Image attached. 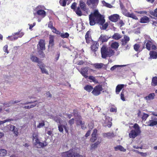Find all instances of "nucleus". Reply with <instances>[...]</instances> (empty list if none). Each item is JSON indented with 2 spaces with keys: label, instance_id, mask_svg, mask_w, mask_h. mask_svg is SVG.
<instances>
[{
  "label": "nucleus",
  "instance_id": "nucleus-1",
  "mask_svg": "<svg viewBox=\"0 0 157 157\" xmlns=\"http://www.w3.org/2000/svg\"><path fill=\"white\" fill-rule=\"evenodd\" d=\"M90 24V25H94L96 23L103 24L105 22V20L102 18V15L99 13L98 11H94V13L89 15Z\"/></svg>",
  "mask_w": 157,
  "mask_h": 157
},
{
  "label": "nucleus",
  "instance_id": "nucleus-2",
  "mask_svg": "<svg viewBox=\"0 0 157 157\" xmlns=\"http://www.w3.org/2000/svg\"><path fill=\"white\" fill-rule=\"evenodd\" d=\"M101 57L105 59L107 57H110L113 55L115 53L114 51L111 48L107 47L106 46L103 45L101 48Z\"/></svg>",
  "mask_w": 157,
  "mask_h": 157
},
{
  "label": "nucleus",
  "instance_id": "nucleus-3",
  "mask_svg": "<svg viewBox=\"0 0 157 157\" xmlns=\"http://www.w3.org/2000/svg\"><path fill=\"white\" fill-rule=\"evenodd\" d=\"M63 157H83L75 152V149H71L69 151L63 152L62 154Z\"/></svg>",
  "mask_w": 157,
  "mask_h": 157
},
{
  "label": "nucleus",
  "instance_id": "nucleus-4",
  "mask_svg": "<svg viewBox=\"0 0 157 157\" xmlns=\"http://www.w3.org/2000/svg\"><path fill=\"white\" fill-rule=\"evenodd\" d=\"M81 10L82 11L85 12L87 10L86 5L85 2L82 1H80L79 6L76 8L75 11L76 13L79 16H81L82 15V12Z\"/></svg>",
  "mask_w": 157,
  "mask_h": 157
},
{
  "label": "nucleus",
  "instance_id": "nucleus-5",
  "mask_svg": "<svg viewBox=\"0 0 157 157\" xmlns=\"http://www.w3.org/2000/svg\"><path fill=\"white\" fill-rule=\"evenodd\" d=\"M53 119L57 123H59V124L58 125L59 130L60 132H63V128H64V127L65 126V125L62 124L63 123V121L59 117H54Z\"/></svg>",
  "mask_w": 157,
  "mask_h": 157
},
{
  "label": "nucleus",
  "instance_id": "nucleus-6",
  "mask_svg": "<svg viewBox=\"0 0 157 157\" xmlns=\"http://www.w3.org/2000/svg\"><path fill=\"white\" fill-rule=\"evenodd\" d=\"M103 90L101 85H99L94 87L92 90V93L94 96H98L101 93Z\"/></svg>",
  "mask_w": 157,
  "mask_h": 157
},
{
  "label": "nucleus",
  "instance_id": "nucleus-7",
  "mask_svg": "<svg viewBox=\"0 0 157 157\" xmlns=\"http://www.w3.org/2000/svg\"><path fill=\"white\" fill-rule=\"evenodd\" d=\"M152 44L153 42L151 40H145L144 41V44H143V47L141 49V50L144 49L145 48L148 50H150Z\"/></svg>",
  "mask_w": 157,
  "mask_h": 157
},
{
  "label": "nucleus",
  "instance_id": "nucleus-8",
  "mask_svg": "<svg viewBox=\"0 0 157 157\" xmlns=\"http://www.w3.org/2000/svg\"><path fill=\"white\" fill-rule=\"evenodd\" d=\"M99 44L97 41H92L90 47L91 50L94 52H96L98 49Z\"/></svg>",
  "mask_w": 157,
  "mask_h": 157
},
{
  "label": "nucleus",
  "instance_id": "nucleus-9",
  "mask_svg": "<svg viewBox=\"0 0 157 157\" xmlns=\"http://www.w3.org/2000/svg\"><path fill=\"white\" fill-rule=\"evenodd\" d=\"M33 143L37 147H42L46 146L47 144L46 143H42L40 142L38 139L33 140Z\"/></svg>",
  "mask_w": 157,
  "mask_h": 157
},
{
  "label": "nucleus",
  "instance_id": "nucleus-10",
  "mask_svg": "<svg viewBox=\"0 0 157 157\" xmlns=\"http://www.w3.org/2000/svg\"><path fill=\"white\" fill-rule=\"evenodd\" d=\"M39 48L41 50H44L45 49V40H44L40 39L38 42L37 45L38 49Z\"/></svg>",
  "mask_w": 157,
  "mask_h": 157
},
{
  "label": "nucleus",
  "instance_id": "nucleus-11",
  "mask_svg": "<svg viewBox=\"0 0 157 157\" xmlns=\"http://www.w3.org/2000/svg\"><path fill=\"white\" fill-rule=\"evenodd\" d=\"M110 38V37L106 35L101 34L98 39V41L102 43L106 42Z\"/></svg>",
  "mask_w": 157,
  "mask_h": 157
},
{
  "label": "nucleus",
  "instance_id": "nucleus-12",
  "mask_svg": "<svg viewBox=\"0 0 157 157\" xmlns=\"http://www.w3.org/2000/svg\"><path fill=\"white\" fill-rule=\"evenodd\" d=\"M38 66L39 67V68L40 69L42 73H45L47 75L48 74V72L45 69V66L42 62H40Z\"/></svg>",
  "mask_w": 157,
  "mask_h": 157
},
{
  "label": "nucleus",
  "instance_id": "nucleus-13",
  "mask_svg": "<svg viewBox=\"0 0 157 157\" xmlns=\"http://www.w3.org/2000/svg\"><path fill=\"white\" fill-rule=\"evenodd\" d=\"M130 38L126 35H124V38L121 40V44L122 46H125L129 41Z\"/></svg>",
  "mask_w": 157,
  "mask_h": 157
},
{
  "label": "nucleus",
  "instance_id": "nucleus-14",
  "mask_svg": "<svg viewBox=\"0 0 157 157\" xmlns=\"http://www.w3.org/2000/svg\"><path fill=\"white\" fill-rule=\"evenodd\" d=\"M112 119L109 117H106L105 121L103 125L105 126H108L110 128L111 127L112 123L111 122Z\"/></svg>",
  "mask_w": 157,
  "mask_h": 157
},
{
  "label": "nucleus",
  "instance_id": "nucleus-15",
  "mask_svg": "<svg viewBox=\"0 0 157 157\" xmlns=\"http://www.w3.org/2000/svg\"><path fill=\"white\" fill-rule=\"evenodd\" d=\"M88 68L86 67L81 68V71H79L80 73L85 78H87L88 77Z\"/></svg>",
  "mask_w": 157,
  "mask_h": 157
},
{
  "label": "nucleus",
  "instance_id": "nucleus-16",
  "mask_svg": "<svg viewBox=\"0 0 157 157\" xmlns=\"http://www.w3.org/2000/svg\"><path fill=\"white\" fill-rule=\"evenodd\" d=\"M85 38L86 42L88 44L90 43V42L93 41L92 39L91 36L90 34V32L89 31H87L85 36Z\"/></svg>",
  "mask_w": 157,
  "mask_h": 157
},
{
  "label": "nucleus",
  "instance_id": "nucleus-17",
  "mask_svg": "<svg viewBox=\"0 0 157 157\" xmlns=\"http://www.w3.org/2000/svg\"><path fill=\"white\" fill-rule=\"evenodd\" d=\"M109 19L112 22H116L119 19V16L117 14L112 15L109 17Z\"/></svg>",
  "mask_w": 157,
  "mask_h": 157
},
{
  "label": "nucleus",
  "instance_id": "nucleus-18",
  "mask_svg": "<svg viewBox=\"0 0 157 157\" xmlns=\"http://www.w3.org/2000/svg\"><path fill=\"white\" fill-rule=\"evenodd\" d=\"M55 36L52 35H50L49 36V42L48 46L52 47L54 45Z\"/></svg>",
  "mask_w": 157,
  "mask_h": 157
},
{
  "label": "nucleus",
  "instance_id": "nucleus-19",
  "mask_svg": "<svg viewBox=\"0 0 157 157\" xmlns=\"http://www.w3.org/2000/svg\"><path fill=\"white\" fill-rule=\"evenodd\" d=\"M98 2V0H88L87 1V3L88 5L91 4L93 8L96 6Z\"/></svg>",
  "mask_w": 157,
  "mask_h": 157
},
{
  "label": "nucleus",
  "instance_id": "nucleus-20",
  "mask_svg": "<svg viewBox=\"0 0 157 157\" xmlns=\"http://www.w3.org/2000/svg\"><path fill=\"white\" fill-rule=\"evenodd\" d=\"M146 123L147 124V126H153L157 125V121L154 119H151L146 122Z\"/></svg>",
  "mask_w": 157,
  "mask_h": 157
},
{
  "label": "nucleus",
  "instance_id": "nucleus-21",
  "mask_svg": "<svg viewBox=\"0 0 157 157\" xmlns=\"http://www.w3.org/2000/svg\"><path fill=\"white\" fill-rule=\"evenodd\" d=\"M73 0H60L59 3L60 5L63 6L65 7L66 6L67 2L68 1L67 5H68Z\"/></svg>",
  "mask_w": 157,
  "mask_h": 157
},
{
  "label": "nucleus",
  "instance_id": "nucleus-22",
  "mask_svg": "<svg viewBox=\"0 0 157 157\" xmlns=\"http://www.w3.org/2000/svg\"><path fill=\"white\" fill-rule=\"evenodd\" d=\"M124 85L123 84H120L118 85L116 88V94H118L121 90L124 87Z\"/></svg>",
  "mask_w": 157,
  "mask_h": 157
},
{
  "label": "nucleus",
  "instance_id": "nucleus-23",
  "mask_svg": "<svg viewBox=\"0 0 157 157\" xmlns=\"http://www.w3.org/2000/svg\"><path fill=\"white\" fill-rule=\"evenodd\" d=\"M150 57L151 59H156L157 58V52L155 51H151L149 52Z\"/></svg>",
  "mask_w": 157,
  "mask_h": 157
},
{
  "label": "nucleus",
  "instance_id": "nucleus-24",
  "mask_svg": "<svg viewBox=\"0 0 157 157\" xmlns=\"http://www.w3.org/2000/svg\"><path fill=\"white\" fill-rule=\"evenodd\" d=\"M30 58L33 62L37 63L38 64L40 62H42L41 61L39 60V59L37 57L33 55L31 56Z\"/></svg>",
  "mask_w": 157,
  "mask_h": 157
},
{
  "label": "nucleus",
  "instance_id": "nucleus-25",
  "mask_svg": "<svg viewBox=\"0 0 157 157\" xmlns=\"http://www.w3.org/2000/svg\"><path fill=\"white\" fill-rule=\"evenodd\" d=\"M101 140H100L99 141H98L94 144H91V147L90 148V150H94L97 148L98 145L101 143Z\"/></svg>",
  "mask_w": 157,
  "mask_h": 157
},
{
  "label": "nucleus",
  "instance_id": "nucleus-26",
  "mask_svg": "<svg viewBox=\"0 0 157 157\" xmlns=\"http://www.w3.org/2000/svg\"><path fill=\"white\" fill-rule=\"evenodd\" d=\"M149 21V18L147 16H144L142 17L140 21L141 23H145Z\"/></svg>",
  "mask_w": 157,
  "mask_h": 157
},
{
  "label": "nucleus",
  "instance_id": "nucleus-27",
  "mask_svg": "<svg viewBox=\"0 0 157 157\" xmlns=\"http://www.w3.org/2000/svg\"><path fill=\"white\" fill-rule=\"evenodd\" d=\"M139 135L134 130H132L129 134V136L130 138H134Z\"/></svg>",
  "mask_w": 157,
  "mask_h": 157
},
{
  "label": "nucleus",
  "instance_id": "nucleus-28",
  "mask_svg": "<svg viewBox=\"0 0 157 157\" xmlns=\"http://www.w3.org/2000/svg\"><path fill=\"white\" fill-rule=\"evenodd\" d=\"M114 150L115 151H118L119 150L121 151L125 152L126 151V149H124L121 145H118L114 147Z\"/></svg>",
  "mask_w": 157,
  "mask_h": 157
},
{
  "label": "nucleus",
  "instance_id": "nucleus-29",
  "mask_svg": "<svg viewBox=\"0 0 157 157\" xmlns=\"http://www.w3.org/2000/svg\"><path fill=\"white\" fill-rule=\"evenodd\" d=\"M36 13L38 15L41 16L42 17H44L46 15L45 11L42 10H38Z\"/></svg>",
  "mask_w": 157,
  "mask_h": 157
},
{
  "label": "nucleus",
  "instance_id": "nucleus-30",
  "mask_svg": "<svg viewBox=\"0 0 157 157\" xmlns=\"http://www.w3.org/2000/svg\"><path fill=\"white\" fill-rule=\"evenodd\" d=\"M133 128L135 129L134 130L137 133H138V134H139L141 133V131L140 127L136 123L134 124L133 126Z\"/></svg>",
  "mask_w": 157,
  "mask_h": 157
},
{
  "label": "nucleus",
  "instance_id": "nucleus-31",
  "mask_svg": "<svg viewBox=\"0 0 157 157\" xmlns=\"http://www.w3.org/2000/svg\"><path fill=\"white\" fill-rule=\"evenodd\" d=\"M122 36L117 33H114L113 35L112 38L115 40H118L121 38Z\"/></svg>",
  "mask_w": 157,
  "mask_h": 157
},
{
  "label": "nucleus",
  "instance_id": "nucleus-32",
  "mask_svg": "<svg viewBox=\"0 0 157 157\" xmlns=\"http://www.w3.org/2000/svg\"><path fill=\"white\" fill-rule=\"evenodd\" d=\"M84 89L87 91L90 92L93 90V87L90 85H86L84 87Z\"/></svg>",
  "mask_w": 157,
  "mask_h": 157
},
{
  "label": "nucleus",
  "instance_id": "nucleus-33",
  "mask_svg": "<svg viewBox=\"0 0 157 157\" xmlns=\"http://www.w3.org/2000/svg\"><path fill=\"white\" fill-rule=\"evenodd\" d=\"M103 136L104 137L108 138H111L114 136L113 133L111 132L104 133L103 134Z\"/></svg>",
  "mask_w": 157,
  "mask_h": 157
},
{
  "label": "nucleus",
  "instance_id": "nucleus-34",
  "mask_svg": "<svg viewBox=\"0 0 157 157\" xmlns=\"http://www.w3.org/2000/svg\"><path fill=\"white\" fill-rule=\"evenodd\" d=\"M126 17L132 18L133 19H134L135 20L138 19V17L133 13H128L126 14Z\"/></svg>",
  "mask_w": 157,
  "mask_h": 157
},
{
  "label": "nucleus",
  "instance_id": "nucleus-35",
  "mask_svg": "<svg viewBox=\"0 0 157 157\" xmlns=\"http://www.w3.org/2000/svg\"><path fill=\"white\" fill-rule=\"evenodd\" d=\"M119 45V44L118 42H115L111 44V46L112 48L115 49H117L118 48Z\"/></svg>",
  "mask_w": 157,
  "mask_h": 157
},
{
  "label": "nucleus",
  "instance_id": "nucleus-36",
  "mask_svg": "<svg viewBox=\"0 0 157 157\" xmlns=\"http://www.w3.org/2000/svg\"><path fill=\"white\" fill-rule=\"evenodd\" d=\"M151 85L153 86L157 85V77H153L152 79Z\"/></svg>",
  "mask_w": 157,
  "mask_h": 157
},
{
  "label": "nucleus",
  "instance_id": "nucleus-37",
  "mask_svg": "<svg viewBox=\"0 0 157 157\" xmlns=\"http://www.w3.org/2000/svg\"><path fill=\"white\" fill-rule=\"evenodd\" d=\"M104 65L103 63H96L94 64V67L96 69H101Z\"/></svg>",
  "mask_w": 157,
  "mask_h": 157
},
{
  "label": "nucleus",
  "instance_id": "nucleus-38",
  "mask_svg": "<svg viewBox=\"0 0 157 157\" xmlns=\"http://www.w3.org/2000/svg\"><path fill=\"white\" fill-rule=\"evenodd\" d=\"M7 154V151L4 149H0V157L5 156Z\"/></svg>",
  "mask_w": 157,
  "mask_h": 157
},
{
  "label": "nucleus",
  "instance_id": "nucleus-39",
  "mask_svg": "<svg viewBox=\"0 0 157 157\" xmlns=\"http://www.w3.org/2000/svg\"><path fill=\"white\" fill-rule=\"evenodd\" d=\"M61 35L60 36L61 37L63 38H67L69 36V34L68 33H61Z\"/></svg>",
  "mask_w": 157,
  "mask_h": 157
},
{
  "label": "nucleus",
  "instance_id": "nucleus-40",
  "mask_svg": "<svg viewBox=\"0 0 157 157\" xmlns=\"http://www.w3.org/2000/svg\"><path fill=\"white\" fill-rule=\"evenodd\" d=\"M125 65H115L113 67H112L110 68V70L111 71H113L115 70L116 68L118 67H122L125 66Z\"/></svg>",
  "mask_w": 157,
  "mask_h": 157
},
{
  "label": "nucleus",
  "instance_id": "nucleus-41",
  "mask_svg": "<svg viewBox=\"0 0 157 157\" xmlns=\"http://www.w3.org/2000/svg\"><path fill=\"white\" fill-rule=\"evenodd\" d=\"M102 3L104 6L107 7L111 8L112 7V6L110 4L104 1H102Z\"/></svg>",
  "mask_w": 157,
  "mask_h": 157
},
{
  "label": "nucleus",
  "instance_id": "nucleus-42",
  "mask_svg": "<svg viewBox=\"0 0 157 157\" xmlns=\"http://www.w3.org/2000/svg\"><path fill=\"white\" fill-rule=\"evenodd\" d=\"M43 50H41L39 49L38 50V52L39 53V55L40 56V57L41 58H44L45 57V55L43 52Z\"/></svg>",
  "mask_w": 157,
  "mask_h": 157
},
{
  "label": "nucleus",
  "instance_id": "nucleus-43",
  "mask_svg": "<svg viewBox=\"0 0 157 157\" xmlns=\"http://www.w3.org/2000/svg\"><path fill=\"white\" fill-rule=\"evenodd\" d=\"M149 117V115L145 113H143L141 118L143 120L145 121L147 118Z\"/></svg>",
  "mask_w": 157,
  "mask_h": 157
},
{
  "label": "nucleus",
  "instance_id": "nucleus-44",
  "mask_svg": "<svg viewBox=\"0 0 157 157\" xmlns=\"http://www.w3.org/2000/svg\"><path fill=\"white\" fill-rule=\"evenodd\" d=\"M133 47L135 50L137 52L140 48V46L139 44H136L134 45Z\"/></svg>",
  "mask_w": 157,
  "mask_h": 157
},
{
  "label": "nucleus",
  "instance_id": "nucleus-45",
  "mask_svg": "<svg viewBox=\"0 0 157 157\" xmlns=\"http://www.w3.org/2000/svg\"><path fill=\"white\" fill-rule=\"evenodd\" d=\"M99 24L101 25H102V28H101V29L103 30H105L108 27V23H106L105 24Z\"/></svg>",
  "mask_w": 157,
  "mask_h": 157
},
{
  "label": "nucleus",
  "instance_id": "nucleus-46",
  "mask_svg": "<svg viewBox=\"0 0 157 157\" xmlns=\"http://www.w3.org/2000/svg\"><path fill=\"white\" fill-rule=\"evenodd\" d=\"M150 13L152 16L157 17V8L155 9L154 11H150Z\"/></svg>",
  "mask_w": 157,
  "mask_h": 157
},
{
  "label": "nucleus",
  "instance_id": "nucleus-47",
  "mask_svg": "<svg viewBox=\"0 0 157 157\" xmlns=\"http://www.w3.org/2000/svg\"><path fill=\"white\" fill-rule=\"evenodd\" d=\"M52 32L57 34H60L61 32L57 30V29L54 27L52 29Z\"/></svg>",
  "mask_w": 157,
  "mask_h": 157
},
{
  "label": "nucleus",
  "instance_id": "nucleus-48",
  "mask_svg": "<svg viewBox=\"0 0 157 157\" xmlns=\"http://www.w3.org/2000/svg\"><path fill=\"white\" fill-rule=\"evenodd\" d=\"M76 3L75 2H74L72 4L71 6V9L74 10V11L75 12V11L76 10Z\"/></svg>",
  "mask_w": 157,
  "mask_h": 157
},
{
  "label": "nucleus",
  "instance_id": "nucleus-49",
  "mask_svg": "<svg viewBox=\"0 0 157 157\" xmlns=\"http://www.w3.org/2000/svg\"><path fill=\"white\" fill-rule=\"evenodd\" d=\"M126 93V91L125 90H122L121 94V98H125L124 95Z\"/></svg>",
  "mask_w": 157,
  "mask_h": 157
},
{
  "label": "nucleus",
  "instance_id": "nucleus-50",
  "mask_svg": "<svg viewBox=\"0 0 157 157\" xmlns=\"http://www.w3.org/2000/svg\"><path fill=\"white\" fill-rule=\"evenodd\" d=\"M155 96V94L152 93L149 94L148 96H146L144 98H154Z\"/></svg>",
  "mask_w": 157,
  "mask_h": 157
},
{
  "label": "nucleus",
  "instance_id": "nucleus-51",
  "mask_svg": "<svg viewBox=\"0 0 157 157\" xmlns=\"http://www.w3.org/2000/svg\"><path fill=\"white\" fill-rule=\"evenodd\" d=\"M12 120H13L12 119H6L3 121H0V125L2 124H4L7 122H10Z\"/></svg>",
  "mask_w": 157,
  "mask_h": 157
},
{
  "label": "nucleus",
  "instance_id": "nucleus-52",
  "mask_svg": "<svg viewBox=\"0 0 157 157\" xmlns=\"http://www.w3.org/2000/svg\"><path fill=\"white\" fill-rule=\"evenodd\" d=\"M45 125L44 121H43L42 122L39 123V124L37 126V128H40Z\"/></svg>",
  "mask_w": 157,
  "mask_h": 157
},
{
  "label": "nucleus",
  "instance_id": "nucleus-53",
  "mask_svg": "<svg viewBox=\"0 0 157 157\" xmlns=\"http://www.w3.org/2000/svg\"><path fill=\"white\" fill-rule=\"evenodd\" d=\"M36 105V104H34L31 105L30 106H25L23 107L25 109H30L31 108H33V107L35 106Z\"/></svg>",
  "mask_w": 157,
  "mask_h": 157
},
{
  "label": "nucleus",
  "instance_id": "nucleus-54",
  "mask_svg": "<svg viewBox=\"0 0 157 157\" xmlns=\"http://www.w3.org/2000/svg\"><path fill=\"white\" fill-rule=\"evenodd\" d=\"M33 140H37V139H38V134L37 133H34L33 134Z\"/></svg>",
  "mask_w": 157,
  "mask_h": 157
},
{
  "label": "nucleus",
  "instance_id": "nucleus-55",
  "mask_svg": "<svg viewBox=\"0 0 157 157\" xmlns=\"http://www.w3.org/2000/svg\"><path fill=\"white\" fill-rule=\"evenodd\" d=\"M3 50L5 53H8L9 51L8 50V45H5L3 48Z\"/></svg>",
  "mask_w": 157,
  "mask_h": 157
},
{
  "label": "nucleus",
  "instance_id": "nucleus-56",
  "mask_svg": "<svg viewBox=\"0 0 157 157\" xmlns=\"http://www.w3.org/2000/svg\"><path fill=\"white\" fill-rule=\"evenodd\" d=\"M88 78L92 81L93 82H96V79L93 76H90Z\"/></svg>",
  "mask_w": 157,
  "mask_h": 157
},
{
  "label": "nucleus",
  "instance_id": "nucleus-57",
  "mask_svg": "<svg viewBox=\"0 0 157 157\" xmlns=\"http://www.w3.org/2000/svg\"><path fill=\"white\" fill-rule=\"evenodd\" d=\"M97 139L96 136V135L92 136V137L90 139V141L93 142H94Z\"/></svg>",
  "mask_w": 157,
  "mask_h": 157
},
{
  "label": "nucleus",
  "instance_id": "nucleus-58",
  "mask_svg": "<svg viewBox=\"0 0 157 157\" xmlns=\"http://www.w3.org/2000/svg\"><path fill=\"white\" fill-rule=\"evenodd\" d=\"M15 127V126L11 124H9L8 125V128H10V130L11 131H13L14 130Z\"/></svg>",
  "mask_w": 157,
  "mask_h": 157
},
{
  "label": "nucleus",
  "instance_id": "nucleus-59",
  "mask_svg": "<svg viewBox=\"0 0 157 157\" xmlns=\"http://www.w3.org/2000/svg\"><path fill=\"white\" fill-rule=\"evenodd\" d=\"M79 123L81 125V128L82 129H85L86 128V127L84 126V123H83L82 121H79Z\"/></svg>",
  "mask_w": 157,
  "mask_h": 157
},
{
  "label": "nucleus",
  "instance_id": "nucleus-60",
  "mask_svg": "<svg viewBox=\"0 0 157 157\" xmlns=\"http://www.w3.org/2000/svg\"><path fill=\"white\" fill-rule=\"evenodd\" d=\"M135 12L139 14H147V12L146 11H135Z\"/></svg>",
  "mask_w": 157,
  "mask_h": 157
},
{
  "label": "nucleus",
  "instance_id": "nucleus-61",
  "mask_svg": "<svg viewBox=\"0 0 157 157\" xmlns=\"http://www.w3.org/2000/svg\"><path fill=\"white\" fill-rule=\"evenodd\" d=\"M14 133L15 134L16 136H17L18 134V129L17 128H16L15 127L14 128V129L13 131Z\"/></svg>",
  "mask_w": 157,
  "mask_h": 157
},
{
  "label": "nucleus",
  "instance_id": "nucleus-62",
  "mask_svg": "<svg viewBox=\"0 0 157 157\" xmlns=\"http://www.w3.org/2000/svg\"><path fill=\"white\" fill-rule=\"evenodd\" d=\"M110 111L112 112H117V108H111L110 109Z\"/></svg>",
  "mask_w": 157,
  "mask_h": 157
},
{
  "label": "nucleus",
  "instance_id": "nucleus-63",
  "mask_svg": "<svg viewBox=\"0 0 157 157\" xmlns=\"http://www.w3.org/2000/svg\"><path fill=\"white\" fill-rule=\"evenodd\" d=\"M126 45L124 47V50H129L130 47V44H126Z\"/></svg>",
  "mask_w": 157,
  "mask_h": 157
},
{
  "label": "nucleus",
  "instance_id": "nucleus-64",
  "mask_svg": "<svg viewBox=\"0 0 157 157\" xmlns=\"http://www.w3.org/2000/svg\"><path fill=\"white\" fill-rule=\"evenodd\" d=\"M84 63V62L83 60L79 61L77 63L78 65H82Z\"/></svg>",
  "mask_w": 157,
  "mask_h": 157
}]
</instances>
